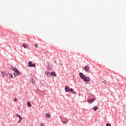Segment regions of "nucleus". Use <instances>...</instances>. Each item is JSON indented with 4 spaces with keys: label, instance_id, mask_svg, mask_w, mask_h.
Segmentation results:
<instances>
[{
    "label": "nucleus",
    "instance_id": "ddd939ff",
    "mask_svg": "<svg viewBox=\"0 0 126 126\" xmlns=\"http://www.w3.org/2000/svg\"><path fill=\"white\" fill-rule=\"evenodd\" d=\"M28 107H31V103L29 101L28 102Z\"/></svg>",
    "mask_w": 126,
    "mask_h": 126
},
{
    "label": "nucleus",
    "instance_id": "7ed1b4c3",
    "mask_svg": "<svg viewBox=\"0 0 126 126\" xmlns=\"http://www.w3.org/2000/svg\"><path fill=\"white\" fill-rule=\"evenodd\" d=\"M12 69L13 71H14V73H13L14 76L15 77V76H17V75H21V73H20V72L19 71H18V70L17 69H16V68L12 67Z\"/></svg>",
    "mask_w": 126,
    "mask_h": 126
},
{
    "label": "nucleus",
    "instance_id": "423d86ee",
    "mask_svg": "<svg viewBox=\"0 0 126 126\" xmlns=\"http://www.w3.org/2000/svg\"><path fill=\"white\" fill-rule=\"evenodd\" d=\"M84 69L87 72H90V67H89V66H85L84 67Z\"/></svg>",
    "mask_w": 126,
    "mask_h": 126
},
{
    "label": "nucleus",
    "instance_id": "39448f33",
    "mask_svg": "<svg viewBox=\"0 0 126 126\" xmlns=\"http://www.w3.org/2000/svg\"><path fill=\"white\" fill-rule=\"evenodd\" d=\"M16 118H19V120L18 122V123H20V122H21V121H22V117H21V116H20L18 114H16Z\"/></svg>",
    "mask_w": 126,
    "mask_h": 126
},
{
    "label": "nucleus",
    "instance_id": "f257e3e1",
    "mask_svg": "<svg viewBox=\"0 0 126 126\" xmlns=\"http://www.w3.org/2000/svg\"><path fill=\"white\" fill-rule=\"evenodd\" d=\"M79 74L80 75V77L82 78L84 81L85 82H90L91 80L89 77H86L85 75H84V74H83L82 73H80Z\"/></svg>",
    "mask_w": 126,
    "mask_h": 126
},
{
    "label": "nucleus",
    "instance_id": "9b49d317",
    "mask_svg": "<svg viewBox=\"0 0 126 126\" xmlns=\"http://www.w3.org/2000/svg\"><path fill=\"white\" fill-rule=\"evenodd\" d=\"M23 47L25 48V49H27V44H23Z\"/></svg>",
    "mask_w": 126,
    "mask_h": 126
},
{
    "label": "nucleus",
    "instance_id": "f03ea898",
    "mask_svg": "<svg viewBox=\"0 0 126 126\" xmlns=\"http://www.w3.org/2000/svg\"><path fill=\"white\" fill-rule=\"evenodd\" d=\"M64 89L65 92H70L73 93V94H76V92H75L72 88L69 89L68 86H65Z\"/></svg>",
    "mask_w": 126,
    "mask_h": 126
},
{
    "label": "nucleus",
    "instance_id": "6e6552de",
    "mask_svg": "<svg viewBox=\"0 0 126 126\" xmlns=\"http://www.w3.org/2000/svg\"><path fill=\"white\" fill-rule=\"evenodd\" d=\"M6 76L8 77V78H13V75L11 73H7Z\"/></svg>",
    "mask_w": 126,
    "mask_h": 126
},
{
    "label": "nucleus",
    "instance_id": "2eb2a0df",
    "mask_svg": "<svg viewBox=\"0 0 126 126\" xmlns=\"http://www.w3.org/2000/svg\"><path fill=\"white\" fill-rule=\"evenodd\" d=\"M45 75H47L48 77H49V72L48 71H46L45 72Z\"/></svg>",
    "mask_w": 126,
    "mask_h": 126
},
{
    "label": "nucleus",
    "instance_id": "f3484780",
    "mask_svg": "<svg viewBox=\"0 0 126 126\" xmlns=\"http://www.w3.org/2000/svg\"><path fill=\"white\" fill-rule=\"evenodd\" d=\"M106 126H112L110 124L107 123V124H106Z\"/></svg>",
    "mask_w": 126,
    "mask_h": 126
},
{
    "label": "nucleus",
    "instance_id": "a211bd4d",
    "mask_svg": "<svg viewBox=\"0 0 126 126\" xmlns=\"http://www.w3.org/2000/svg\"><path fill=\"white\" fill-rule=\"evenodd\" d=\"M40 126H45V124H44L43 123H41L40 124Z\"/></svg>",
    "mask_w": 126,
    "mask_h": 126
},
{
    "label": "nucleus",
    "instance_id": "4468645a",
    "mask_svg": "<svg viewBox=\"0 0 126 126\" xmlns=\"http://www.w3.org/2000/svg\"><path fill=\"white\" fill-rule=\"evenodd\" d=\"M98 108L97 106L94 107V111H97V110H98Z\"/></svg>",
    "mask_w": 126,
    "mask_h": 126
},
{
    "label": "nucleus",
    "instance_id": "6ab92c4d",
    "mask_svg": "<svg viewBox=\"0 0 126 126\" xmlns=\"http://www.w3.org/2000/svg\"><path fill=\"white\" fill-rule=\"evenodd\" d=\"M62 123H63V124H66L67 123V121H62Z\"/></svg>",
    "mask_w": 126,
    "mask_h": 126
},
{
    "label": "nucleus",
    "instance_id": "0eeeda50",
    "mask_svg": "<svg viewBox=\"0 0 126 126\" xmlns=\"http://www.w3.org/2000/svg\"><path fill=\"white\" fill-rule=\"evenodd\" d=\"M95 101V99L94 98H91L88 100V103H90V104H91V103H93Z\"/></svg>",
    "mask_w": 126,
    "mask_h": 126
},
{
    "label": "nucleus",
    "instance_id": "f8f14e48",
    "mask_svg": "<svg viewBox=\"0 0 126 126\" xmlns=\"http://www.w3.org/2000/svg\"><path fill=\"white\" fill-rule=\"evenodd\" d=\"M46 118H51V115H50V114L49 113H47L46 115Z\"/></svg>",
    "mask_w": 126,
    "mask_h": 126
},
{
    "label": "nucleus",
    "instance_id": "dca6fc26",
    "mask_svg": "<svg viewBox=\"0 0 126 126\" xmlns=\"http://www.w3.org/2000/svg\"><path fill=\"white\" fill-rule=\"evenodd\" d=\"M17 101H18V99H17V98H14V102H17Z\"/></svg>",
    "mask_w": 126,
    "mask_h": 126
},
{
    "label": "nucleus",
    "instance_id": "1a4fd4ad",
    "mask_svg": "<svg viewBox=\"0 0 126 126\" xmlns=\"http://www.w3.org/2000/svg\"><path fill=\"white\" fill-rule=\"evenodd\" d=\"M50 74L52 76H57V74H56V72H51Z\"/></svg>",
    "mask_w": 126,
    "mask_h": 126
},
{
    "label": "nucleus",
    "instance_id": "20e7f679",
    "mask_svg": "<svg viewBox=\"0 0 126 126\" xmlns=\"http://www.w3.org/2000/svg\"><path fill=\"white\" fill-rule=\"evenodd\" d=\"M28 66H29L30 67H36L35 64L32 63V62L31 61L29 62V64Z\"/></svg>",
    "mask_w": 126,
    "mask_h": 126
},
{
    "label": "nucleus",
    "instance_id": "aec40b11",
    "mask_svg": "<svg viewBox=\"0 0 126 126\" xmlns=\"http://www.w3.org/2000/svg\"><path fill=\"white\" fill-rule=\"evenodd\" d=\"M34 47H35V48H38V44H35Z\"/></svg>",
    "mask_w": 126,
    "mask_h": 126
},
{
    "label": "nucleus",
    "instance_id": "9d476101",
    "mask_svg": "<svg viewBox=\"0 0 126 126\" xmlns=\"http://www.w3.org/2000/svg\"><path fill=\"white\" fill-rule=\"evenodd\" d=\"M1 73L2 74L1 77H3L4 76H5V75H7L5 71H2Z\"/></svg>",
    "mask_w": 126,
    "mask_h": 126
}]
</instances>
